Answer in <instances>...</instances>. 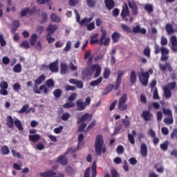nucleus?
<instances>
[{"label": "nucleus", "instance_id": "4468645a", "mask_svg": "<svg viewBox=\"0 0 177 177\" xmlns=\"http://www.w3.org/2000/svg\"><path fill=\"white\" fill-rule=\"evenodd\" d=\"M48 70L52 73H59V61L56 60L48 64Z\"/></svg>", "mask_w": 177, "mask_h": 177}, {"label": "nucleus", "instance_id": "a211bd4d", "mask_svg": "<svg viewBox=\"0 0 177 177\" xmlns=\"http://www.w3.org/2000/svg\"><path fill=\"white\" fill-rule=\"evenodd\" d=\"M57 28H59V27H57V25H53L52 24H49L48 27L46 28V31H47V34H49L50 35H53V34H55V32H56Z\"/></svg>", "mask_w": 177, "mask_h": 177}, {"label": "nucleus", "instance_id": "473e14b6", "mask_svg": "<svg viewBox=\"0 0 177 177\" xmlns=\"http://www.w3.org/2000/svg\"><path fill=\"white\" fill-rule=\"evenodd\" d=\"M165 28H166V31L169 35L171 34H174L175 32V30H174V26L169 24H167L166 25Z\"/></svg>", "mask_w": 177, "mask_h": 177}, {"label": "nucleus", "instance_id": "c85d7f7f", "mask_svg": "<svg viewBox=\"0 0 177 177\" xmlns=\"http://www.w3.org/2000/svg\"><path fill=\"white\" fill-rule=\"evenodd\" d=\"M120 37H121V35L120 33H118V32H114L111 35L113 42L114 44H117V42L120 41Z\"/></svg>", "mask_w": 177, "mask_h": 177}, {"label": "nucleus", "instance_id": "c9c22d12", "mask_svg": "<svg viewBox=\"0 0 177 177\" xmlns=\"http://www.w3.org/2000/svg\"><path fill=\"white\" fill-rule=\"evenodd\" d=\"M121 28L124 31V32H127V34H131L132 32V29L129 26L122 24L121 25Z\"/></svg>", "mask_w": 177, "mask_h": 177}, {"label": "nucleus", "instance_id": "13d9d810", "mask_svg": "<svg viewBox=\"0 0 177 177\" xmlns=\"http://www.w3.org/2000/svg\"><path fill=\"white\" fill-rule=\"evenodd\" d=\"M46 38L48 44H53L55 41V39L52 37V35L47 34Z\"/></svg>", "mask_w": 177, "mask_h": 177}, {"label": "nucleus", "instance_id": "e2e57ef3", "mask_svg": "<svg viewBox=\"0 0 177 177\" xmlns=\"http://www.w3.org/2000/svg\"><path fill=\"white\" fill-rule=\"evenodd\" d=\"M77 99V93H73L68 97V102H74Z\"/></svg>", "mask_w": 177, "mask_h": 177}, {"label": "nucleus", "instance_id": "69168bd1", "mask_svg": "<svg viewBox=\"0 0 177 177\" xmlns=\"http://www.w3.org/2000/svg\"><path fill=\"white\" fill-rule=\"evenodd\" d=\"M0 44L1 46H5L6 45V41L5 40V37H3V35L0 34Z\"/></svg>", "mask_w": 177, "mask_h": 177}, {"label": "nucleus", "instance_id": "2f4dec72", "mask_svg": "<svg viewBox=\"0 0 177 177\" xmlns=\"http://www.w3.org/2000/svg\"><path fill=\"white\" fill-rule=\"evenodd\" d=\"M38 39V35L37 34H32L30 37V44L31 46H34L37 44V40Z\"/></svg>", "mask_w": 177, "mask_h": 177}, {"label": "nucleus", "instance_id": "bf43d9fd", "mask_svg": "<svg viewBox=\"0 0 177 177\" xmlns=\"http://www.w3.org/2000/svg\"><path fill=\"white\" fill-rule=\"evenodd\" d=\"M20 48H24V49H28L30 48V43L28 41H24L20 44Z\"/></svg>", "mask_w": 177, "mask_h": 177}, {"label": "nucleus", "instance_id": "20e7f679", "mask_svg": "<svg viewBox=\"0 0 177 177\" xmlns=\"http://www.w3.org/2000/svg\"><path fill=\"white\" fill-rule=\"evenodd\" d=\"M154 53L158 55L161 53L160 60L161 62H167L169 59V50L165 47L160 48L158 44H155L154 46Z\"/></svg>", "mask_w": 177, "mask_h": 177}, {"label": "nucleus", "instance_id": "f257e3e1", "mask_svg": "<svg viewBox=\"0 0 177 177\" xmlns=\"http://www.w3.org/2000/svg\"><path fill=\"white\" fill-rule=\"evenodd\" d=\"M101 37L100 39H97V37H99V35L94 34L91 37L90 44L91 45H95L96 44H99L100 46H107L110 44V37H107V32L104 29H101Z\"/></svg>", "mask_w": 177, "mask_h": 177}, {"label": "nucleus", "instance_id": "c03bdc74", "mask_svg": "<svg viewBox=\"0 0 177 177\" xmlns=\"http://www.w3.org/2000/svg\"><path fill=\"white\" fill-rule=\"evenodd\" d=\"M168 145H169V142L168 141H165L163 143L160 145V149L163 151H167L168 150Z\"/></svg>", "mask_w": 177, "mask_h": 177}, {"label": "nucleus", "instance_id": "c756f323", "mask_svg": "<svg viewBox=\"0 0 177 177\" xmlns=\"http://www.w3.org/2000/svg\"><path fill=\"white\" fill-rule=\"evenodd\" d=\"M130 82L132 85L136 84V72L135 71H131L130 73Z\"/></svg>", "mask_w": 177, "mask_h": 177}, {"label": "nucleus", "instance_id": "7ed1b4c3", "mask_svg": "<svg viewBox=\"0 0 177 177\" xmlns=\"http://www.w3.org/2000/svg\"><path fill=\"white\" fill-rule=\"evenodd\" d=\"M124 74L125 71L122 70L118 71L115 86L113 84H109L106 87L105 92L103 93V95H107L108 93H110L113 91V89H115V91H118V89H120L121 81H122V77L124 76Z\"/></svg>", "mask_w": 177, "mask_h": 177}, {"label": "nucleus", "instance_id": "aec40b11", "mask_svg": "<svg viewBox=\"0 0 177 177\" xmlns=\"http://www.w3.org/2000/svg\"><path fill=\"white\" fill-rule=\"evenodd\" d=\"M159 68L161 70V71H165L166 70H168L169 73L172 72V66L169 62L165 63V65L162 64H159Z\"/></svg>", "mask_w": 177, "mask_h": 177}, {"label": "nucleus", "instance_id": "423d86ee", "mask_svg": "<svg viewBox=\"0 0 177 177\" xmlns=\"http://www.w3.org/2000/svg\"><path fill=\"white\" fill-rule=\"evenodd\" d=\"M92 99H91V97H87L85 99V102L82 100V99H79L76 100V106H77V111H84L85 109H86L87 106H89L91 104Z\"/></svg>", "mask_w": 177, "mask_h": 177}, {"label": "nucleus", "instance_id": "5fc2aeb1", "mask_svg": "<svg viewBox=\"0 0 177 177\" xmlns=\"http://www.w3.org/2000/svg\"><path fill=\"white\" fill-rule=\"evenodd\" d=\"M63 50L64 52H70L71 50V42L70 41L66 42V46Z\"/></svg>", "mask_w": 177, "mask_h": 177}, {"label": "nucleus", "instance_id": "5701e85b", "mask_svg": "<svg viewBox=\"0 0 177 177\" xmlns=\"http://www.w3.org/2000/svg\"><path fill=\"white\" fill-rule=\"evenodd\" d=\"M89 113H86L82 116V118H77V124L79 125V124H82V122H85V121L89 118Z\"/></svg>", "mask_w": 177, "mask_h": 177}, {"label": "nucleus", "instance_id": "6ab92c4d", "mask_svg": "<svg viewBox=\"0 0 177 177\" xmlns=\"http://www.w3.org/2000/svg\"><path fill=\"white\" fill-rule=\"evenodd\" d=\"M170 41H171V50L173 52L176 53L177 52V38H176V36H175V35L171 36V37L170 38Z\"/></svg>", "mask_w": 177, "mask_h": 177}, {"label": "nucleus", "instance_id": "f704fd0d", "mask_svg": "<svg viewBox=\"0 0 177 177\" xmlns=\"http://www.w3.org/2000/svg\"><path fill=\"white\" fill-rule=\"evenodd\" d=\"M154 168L156 169L157 172H159V174H162V172H164V167H162L161 163H156Z\"/></svg>", "mask_w": 177, "mask_h": 177}, {"label": "nucleus", "instance_id": "cd10ccee", "mask_svg": "<svg viewBox=\"0 0 177 177\" xmlns=\"http://www.w3.org/2000/svg\"><path fill=\"white\" fill-rule=\"evenodd\" d=\"M50 17L53 23H60V21H62V19H60V17L57 16L56 13H51Z\"/></svg>", "mask_w": 177, "mask_h": 177}, {"label": "nucleus", "instance_id": "de8ad7c7", "mask_svg": "<svg viewBox=\"0 0 177 177\" xmlns=\"http://www.w3.org/2000/svg\"><path fill=\"white\" fill-rule=\"evenodd\" d=\"M123 127H124V124H120L118 127L115 128L112 135H117L118 132H120L122 129Z\"/></svg>", "mask_w": 177, "mask_h": 177}, {"label": "nucleus", "instance_id": "a18cd8bd", "mask_svg": "<svg viewBox=\"0 0 177 177\" xmlns=\"http://www.w3.org/2000/svg\"><path fill=\"white\" fill-rule=\"evenodd\" d=\"M75 106V103L71 102L70 101L69 102H66L63 105L64 109H71Z\"/></svg>", "mask_w": 177, "mask_h": 177}, {"label": "nucleus", "instance_id": "bb28decb", "mask_svg": "<svg viewBox=\"0 0 177 177\" xmlns=\"http://www.w3.org/2000/svg\"><path fill=\"white\" fill-rule=\"evenodd\" d=\"M93 20V17H91L90 18L84 17L81 21H80V26L84 27V26H86L88 23H91V21Z\"/></svg>", "mask_w": 177, "mask_h": 177}, {"label": "nucleus", "instance_id": "864d4df0", "mask_svg": "<svg viewBox=\"0 0 177 177\" xmlns=\"http://www.w3.org/2000/svg\"><path fill=\"white\" fill-rule=\"evenodd\" d=\"M144 55L146 56V57L149 58L150 57V48L149 46H146L143 51Z\"/></svg>", "mask_w": 177, "mask_h": 177}, {"label": "nucleus", "instance_id": "774afa93", "mask_svg": "<svg viewBox=\"0 0 177 177\" xmlns=\"http://www.w3.org/2000/svg\"><path fill=\"white\" fill-rule=\"evenodd\" d=\"M86 123H82L78 128V132H84V129L86 128Z\"/></svg>", "mask_w": 177, "mask_h": 177}, {"label": "nucleus", "instance_id": "680f3d73", "mask_svg": "<svg viewBox=\"0 0 177 177\" xmlns=\"http://www.w3.org/2000/svg\"><path fill=\"white\" fill-rule=\"evenodd\" d=\"M103 75L105 80H107L110 77V70L109 69V68H106L104 69Z\"/></svg>", "mask_w": 177, "mask_h": 177}, {"label": "nucleus", "instance_id": "603ef678", "mask_svg": "<svg viewBox=\"0 0 177 177\" xmlns=\"http://www.w3.org/2000/svg\"><path fill=\"white\" fill-rule=\"evenodd\" d=\"M122 122L125 128H129L131 127V120L129 119H122Z\"/></svg>", "mask_w": 177, "mask_h": 177}, {"label": "nucleus", "instance_id": "393cba45", "mask_svg": "<svg viewBox=\"0 0 177 177\" xmlns=\"http://www.w3.org/2000/svg\"><path fill=\"white\" fill-rule=\"evenodd\" d=\"M6 124L9 128H13L15 127V121H13L12 115H8L7 117Z\"/></svg>", "mask_w": 177, "mask_h": 177}, {"label": "nucleus", "instance_id": "49530a36", "mask_svg": "<svg viewBox=\"0 0 177 177\" xmlns=\"http://www.w3.org/2000/svg\"><path fill=\"white\" fill-rule=\"evenodd\" d=\"M1 154H3V156H6V154H8L10 151H9V148L8 147V146L4 145L0 150Z\"/></svg>", "mask_w": 177, "mask_h": 177}, {"label": "nucleus", "instance_id": "2eb2a0df", "mask_svg": "<svg viewBox=\"0 0 177 177\" xmlns=\"http://www.w3.org/2000/svg\"><path fill=\"white\" fill-rule=\"evenodd\" d=\"M131 32H133L134 34H138V32H139L142 35H146L147 30L145 28H140V26L137 25L133 27V30H131Z\"/></svg>", "mask_w": 177, "mask_h": 177}, {"label": "nucleus", "instance_id": "338daca9", "mask_svg": "<svg viewBox=\"0 0 177 177\" xmlns=\"http://www.w3.org/2000/svg\"><path fill=\"white\" fill-rule=\"evenodd\" d=\"M116 151L118 154H122V153H124V147H122V145H119L116 148Z\"/></svg>", "mask_w": 177, "mask_h": 177}, {"label": "nucleus", "instance_id": "6e6552de", "mask_svg": "<svg viewBox=\"0 0 177 177\" xmlns=\"http://www.w3.org/2000/svg\"><path fill=\"white\" fill-rule=\"evenodd\" d=\"M128 100V96L126 93L123 94L122 96L119 99L118 107L120 111H125L128 109L127 102Z\"/></svg>", "mask_w": 177, "mask_h": 177}, {"label": "nucleus", "instance_id": "412c9836", "mask_svg": "<svg viewBox=\"0 0 177 177\" xmlns=\"http://www.w3.org/2000/svg\"><path fill=\"white\" fill-rule=\"evenodd\" d=\"M104 3L108 10H111V9H113L114 6H115V2H114V0H104Z\"/></svg>", "mask_w": 177, "mask_h": 177}, {"label": "nucleus", "instance_id": "e433bc0d", "mask_svg": "<svg viewBox=\"0 0 177 177\" xmlns=\"http://www.w3.org/2000/svg\"><path fill=\"white\" fill-rule=\"evenodd\" d=\"M45 75H40L37 79L35 80V84H37V85H41L44 81L46 80Z\"/></svg>", "mask_w": 177, "mask_h": 177}, {"label": "nucleus", "instance_id": "37998d69", "mask_svg": "<svg viewBox=\"0 0 177 177\" xmlns=\"http://www.w3.org/2000/svg\"><path fill=\"white\" fill-rule=\"evenodd\" d=\"M144 9L147 10L149 13H151L153 10H154V8H153V6L151 4L147 3L145 5Z\"/></svg>", "mask_w": 177, "mask_h": 177}, {"label": "nucleus", "instance_id": "8fccbe9b", "mask_svg": "<svg viewBox=\"0 0 177 177\" xmlns=\"http://www.w3.org/2000/svg\"><path fill=\"white\" fill-rule=\"evenodd\" d=\"M110 172L112 177H120V174L115 169L111 168Z\"/></svg>", "mask_w": 177, "mask_h": 177}, {"label": "nucleus", "instance_id": "b1692460", "mask_svg": "<svg viewBox=\"0 0 177 177\" xmlns=\"http://www.w3.org/2000/svg\"><path fill=\"white\" fill-rule=\"evenodd\" d=\"M29 140L33 143H37L38 140H41V136L39 134L29 135Z\"/></svg>", "mask_w": 177, "mask_h": 177}, {"label": "nucleus", "instance_id": "a19ab883", "mask_svg": "<svg viewBox=\"0 0 177 177\" xmlns=\"http://www.w3.org/2000/svg\"><path fill=\"white\" fill-rule=\"evenodd\" d=\"M53 95L56 99H59L60 96H62V89L60 88H57L53 91Z\"/></svg>", "mask_w": 177, "mask_h": 177}, {"label": "nucleus", "instance_id": "7c9ffc66", "mask_svg": "<svg viewBox=\"0 0 177 177\" xmlns=\"http://www.w3.org/2000/svg\"><path fill=\"white\" fill-rule=\"evenodd\" d=\"M96 169H97L96 162H93V165L91 166L92 174L91 177L97 176V171L96 170Z\"/></svg>", "mask_w": 177, "mask_h": 177}, {"label": "nucleus", "instance_id": "ddd939ff", "mask_svg": "<svg viewBox=\"0 0 177 177\" xmlns=\"http://www.w3.org/2000/svg\"><path fill=\"white\" fill-rule=\"evenodd\" d=\"M128 6L129 9H131L133 16L138 15V4L135 0H128Z\"/></svg>", "mask_w": 177, "mask_h": 177}, {"label": "nucleus", "instance_id": "58836bf2", "mask_svg": "<svg viewBox=\"0 0 177 177\" xmlns=\"http://www.w3.org/2000/svg\"><path fill=\"white\" fill-rule=\"evenodd\" d=\"M14 124L17 129L19 131H23V124H21V122L19 120L17 119L15 120Z\"/></svg>", "mask_w": 177, "mask_h": 177}, {"label": "nucleus", "instance_id": "dca6fc26", "mask_svg": "<svg viewBox=\"0 0 177 177\" xmlns=\"http://www.w3.org/2000/svg\"><path fill=\"white\" fill-rule=\"evenodd\" d=\"M141 117L147 122L149 121H151V119L153 118V113H150V110L143 111L141 114Z\"/></svg>", "mask_w": 177, "mask_h": 177}, {"label": "nucleus", "instance_id": "09e8293b", "mask_svg": "<svg viewBox=\"0 0 177 177\" xmlns=\"http://www.w3.org/2000/svg\"><path fill=\"white\" fill-rule=\"evenodd\" d=\"M162 113L165 115H167L168 117H172V111L169 109L164 108L162 109Z\"/></svg>", "mask_w": 177, "mask_h": 177}, {"label": "nucleus", "instance_id": "052dcab7", "mask_svg": "<svg viewBox=\"0 0 177 177\" xmlns=\"http://www.w3.org/2000/svg\"><path fill=\"white\" fill-rule=\"evenodd\" d=\"M0 88L1 89H8L9 88V84H8V82L2 81L0 82Z\"/></svg>", "mask_w": 177, "mask_h": 177}, {"label": "nucleus", "instance_id": "0e129e2a", "mask_svg": "<svg viewBox=\"0 0 177 177\" xmlns=\"http://www.w3.org/2000/svg\"><path fill=\"white\" fill-rule=\"evenodd\" d=\"M38 85L39 84H37L36 83L34 84L33 92H35V93H37V95H41V90L38 89Z\"/></svg>", "mask_w": 177, "mask_h": 177}, {"label": "nucleus", "instance_id": "1a4fd4ad", "mask_svg": "<svg viewBox=\"0 0 177 177\" xmlns=\"http://www.w3.org/2000/svg\"><path fill=\"white\" fill-rule=\"evenodd\" d=\"M70 150H71V149H68L64 155L59 156L56 159V162L63 167L67 165V164H68V159H67L66 156L68 154Z\"/></svg>", "mask_w": 177, "mask_h": 177}, {"label": "nucleus", "instance_id": "4be33fe9", "mask_svg": "<svg viewBox=\"0 0 177 177\" xmlns=\"http://www.w3.org/2000/svg\"><path fill=\"white\" fill-rule=\"evenodd\" d=\"M67 71H68V66L66 63L60 64V74L62 75H66L67 74Z\"/></svg>", "mask_w": 177, "mask_h": 177}, {"label": "nucleus", "instance_id": "72a5a7b5", "mask_svg": "<svg viewBox=\"0 0 177 177\" xmlns=\"http://www.w3.org/2000/svg\"><path fill=\"white\" fill-rule=\"evenodd\" d=\"M102 81H103V77H100L96 80H93L90 83L91 86H97L100 84H102Z\"/></svg>", "mask_w": 177, "mask_h": 177}, {"label": "nucleus", "instance_id": "f8f14e48", "mask_svg": "<svg viewBox=\"0 0 177 177\" xmlns=\"http://www.w3.org/2000/svg\"><path fill=\"white\" fill-rule=\"evenodd\" d=\"M149 78H150L149 72H141L139 76L140 82L144 86H147V84H149Z\"/></svg>", "mask_w": 177, "mask_h": 177}, {"label": "nucleus", "instance_id": "3c124183", "mask_svg": "<svg viewBox=\"0 0 177 177\" xmlns=\"http://www.w3.org/2000/svg\"><path fill=\"white\" fill-rule=\"evenodd\" d=\"M14 73H21V64H17L13 68Z\"/></svg>", "mask_w": 177, "mask_h": 177}, {"label": "nucleus", "instance_id": "4c0bfd02", "mask_svg": "<svg viewBox=\"0 0 177 177\" xmlns=\"http://www.w3.org/2000/svg\"><path fill=\"white\" fill-rule=\"evenodd\" d=\"M169 118H166L164 119V122L167 125H172L174 124V118L172 116H169Z\"/></svg>", "mask_w": 177, "mask_h": 177}, {"label": "nucleus", "instance_id": "39448f33", "mask_svg": "<svg viewBox=\"0 0 177 177\" xmlns=\"http://www.w3.org/2000/svg\"><path fill=\"white\" fill-rule=\"evenodd\" d=\"M176 88V82H171L162 87L163 93L166 99H169L172 97V91Z\"/></svg>", "mask_w": 177, "mask_h": 177}, {"label": "nucleus", "instance_id": "f3484780", "mask_svg": "<svg viewBox=\"0 0 177 177\" xmlns=\"http://www.w3.org/2000/svg\"><path fill=\"white\" fill-rule=\"evenodd\" d=\"M91 68L93 71H95L94 78H97V77H99L102 73V67H100L99 64H93L91 66Z\"/></svg>", "mask_w": 177, "mask_h": 177}, {"label": "nucleus", "instance_id": "4d7b16f0", "mask_svg": "<svg viewBox=\"0 0 177 177\" xmlns=\"http://www.w3.org/2000/svg\"><path fill=\"white\" fill-rule=\"evenodd\" d=\"M65 171L66 172V174H68V175H73V174H74V169H73V167H71V166H67L65 169Z\"/></svg>", "mask_w": 177, "mask_h": 177}, {"label": "nucleus", "instance_id": "ea45409f", "mask_svg": "<svg viewBox=\"0 0 177 177\" xmlns=\"http://www.w3.org/2000/svg\"><path fill=\"white\" fill-rule=\"evenodd\" d=\"M86 3L88 8H95L97 1L96 0H86Z\"/></svg>", "mask_w": 177, "mask_h": 177}, {"label": "nucleus", "instance_id": "f03ea898", "mask_svg": "<svg viewBox=\"0 0 177 177\" xmlns=\"http://www.w3.org/2000/svg\"><path fill=\"white\" fill-rule=\"evenodd\" d=\"M94 147L96 156H100L102 153H106V145H104L103 136L100 134L96 136Z\"/></svg>", "mask_w": 177, "mask_h": 177}, {"label": "nucleus", "instance_id": "a878e982", "mask_svg": "<svg viewBox=\"0 0 177 177\" xmlns=\"http://www.w3.org/2000/svg\"><path fill=\"white\" fill-rule=\"evenodd\" d=\"M140 152L142 157H147V145L145 143L141 145Z\"/></svg>", "mask_w": 177, "mask_h": 177}, {"label": "nucleus", "instance_id": "6e6d98bb", "mask_svg": "<svg viewBox=\"0 0 177 177\" xmlns=\"http://www.w3.org/2000/svg\"><path fill=\"white\" fill-rule=\"evenodd\" d=\"M153 99L155 100H160V95H158V90L157 89V87L154 88L153 94Z\"/></svg>", "mask_w": 177, "mask_h": 177}, {"label": "nucleus", "instance_id": "0eeeda50", "mask_svg": "<svg viewBox=\"0 0 177 177\" xmlns=\"http://www.w3.org/2000/svg\"><path fill=\"white\" fill-rule=\"evenodd\" d=\"M55 86V81L52 79H48L46 82V84H43L39 86V91H44V95L49 93V88H53Z\"/></svg>", "mask_w": 177, "mask_h": 177}, {"label": "nucleus", "instance_id": "79ce46f5", "mask_svg": "<svg viewBox=\"0 0 177 177\" xmlns=\"http://www.w3.org/2000/svg\"><path fill=\"white\" fill-rule=\"evenodd\" d=\"M42 19L39 21L41 24H45L48 21V14L46 12H42L41 14Z\"/></svg>", "mask_w": 177, "mask_h": 177}, {"label": "nucleus", "instance_id": "9d476101", "mask_svg": "<svg viewBox=\"0 0 177 177\" xmlns=\"http://www.w3.org/2000/svg\"><path fill=\"white\" fill-rule=\"evenodd\" d=\"M40 176L41 177H64V174L63 173L57 174L56 171L53 170H48L46 171L40 173Z\"/></svg>", "mask_w": 177, "mask_h": 177}, {"label": "nucleus", "instance_id": "9b49d317", "mask_svg": "<svg viewBox=\"0 0 177 177\" xmlns=\"http://www.w3.org/2000/svg\"><path fill=\"white\" fill-rule=\"evenodd\" d=\"M131 15V12H129V8H128V4L124 3V5L122 6V12L120 13V16L123 20V21H128V17Z\"/></svg>", "mask_w": 177, "mask_h": 177}]
</instances>
